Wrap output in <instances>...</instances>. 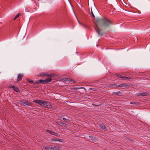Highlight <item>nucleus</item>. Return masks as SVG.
<instances>
[{"instance_id":"b1692460","label":"nucleus","mask_w":150,"mask_h":150,"mask_svg":"<svg viewBox=\"0 0 150 150\" xmlns=\"http://www.w3.org/2000/svg\"><path fill=\"white\" fill-rule=\"evenodd\" d=\"M63 120H66V122H68L69 121V120H68L67 119H66L65 118H63Z\"/></svg>"},{"instance_id":"2eb2a0df","label":"nucleus","mask_w":150,"mask_h":150,"mask_svg":"<svg viewBox=\"0 0 150 150\" xmlns=\"http://www.w3.org/2000/svg\"><path fill=\"white\" fill-rule=\"evenodd\" d=\"M58 149V148L57 146H54L50 147V149H52L53 150H57Z\"/></svg>"},{"instance_id":"f257e3e1","label":"nucleus","mask_w":150,"mask_h":150,"mask_svg":"<svg viewBox=\"0 0 150 150\" xmlns=\"http://www.w3.org/2000/svg\"><path fill=\"white\" fill-rule=\"evenodd\" d=\"M34 103L40 104L42 106L44 107L47 108H50L52 107V105L50 102L40 100H35L33 101Z\"/></svg>"},{"instance_id":"1a4fd4ad","label":"nucleus","mask_w":150,"mask_h":150,"mask_svg":"<svg viewBox=\"0 0 150 150\" xmlns=\"http://www.w3.org/2000/svg\"><path fill=\"white\" fill-rule=\"evenodd\" d=\"M47 132H48L50 134H53L54 135L56 136H57L58 134L55 133L54 132H52V131H50V130H47Z\"/></svg>"},{"instance_id":"20e7f679","label":"nucleus","mask_w":150,"mask_h":150,"mask_svg":"<svg viewBox=\"0 0 150 150\" xmlns=\"http://www.w3.org/2000/svg\"><path fill=\"white\" fill-rule=\"evenodd\" d=\"M52 80L51 78H47L44 80L40 79L39 80V83H41L42 84L44 83H47L50 82Z\"/></svg>"},{"instance_id":"cd10ccee","label":"nucleus","mask_w":150,"mask_h":150,"mask_svg":"<svg viewBox=\"0 0 150 150\" xmlns=\"http://www.w3.org/2000/svg\"><path fill=\"white\" fill-rule=\"evenodd\" d=\"M75 16H76V15H75ZM76 18H77V19H78V18H77V17H76Z\"/></svg>"},{"instance_id":"c85d7f7f","label":"nucleus","mask_w":150,"mask_h":150,"mask_svg":"<svg viewBox=\"0 0 150 150\" xmlns=\"http://www.w3.org/2000/svg\"><path fill=\"white\" fill-rule=\"evenodd\" d=\"M75 16H76V15H75ZM76 18H77V19H78V18H77V17H76Z\"/></svg>"},{"instance_id":"a878e982","label":"nucleus","mask_w":150,"mask_h":150,"mask_svg":"<svg viewBox=\"0 0 150 150\" xmlns=\"http://www.w3.org/2000/svg\"><path fill=\"white\" fill-rule=\"evenodd\" d=\"M89 138H90L91 139V138H92V137L91 136H89Z\"/></svg>"},{"instance_id":"423d86ee","label":"nucleus","mask_w":150,"mask_h":150,"mask_svg":"<svg viewBox=\"0 0 150 150\" xmlns=\"http://www.w3.org/2000/svg\"><path fill=\"white\" fill-rule=\"evenodd\" d=\"M116 75L117 76V77L121 78L122 79L125 80L126 79H131L130 77H127L125 76H122L120 74H116Z\"/></svg>"},{"instance_id":"dca6fc26","label":"nucleus","mask_w":150,"mask_h":150,"mask_svg":"<svg viewBox=\"0 0 150 150\" xmlns=\"http://www.w3.org/2000/svg\"><path fill=\"white\" fill-rule=\"evenodd\" d=\"M53 141L55 142V141H59V142H61V139H52V140Z\"/></svg>"},{"instance_id":"7ed1b4c3","label":"nucleus","mask_w":150,"mask_h":150,"mask_svg":"<svg viewBox=\"0 0 150 150\" xmlns=\"http://www.w3.org/2000/svg\"><path fill=\"white\" fill-rule=\"evenodd\" d=\"M97 22L98 24L101 25L105 27L108 26L112 24L111 21L106 18L99 19L98 20Z\"/></svg>"},{"instance_id":"0eeeda50","label":"nucleus","mask_w":150,"mask_h":150,"mask_svg":"<svg viewBox=\"0 0 150 150\" xmlns=\"http://www.w3.org/2000/svg\"><path fill=\"white\" fill-rule=\"evenodd\" d=\"M9 87L12 88V89L14 90L16 92H20V91L18 88L15 86L11 85L9 86Z\"/></svg>"},{"instance_id":"39448f33","label":"nucleus","mask_w":150,"mask_h":150,"mask_svg":"<svg viewBox=\"0 0 150 150\" xmlns=\"http://www.w3.org/2000/svg\"><path fill=\"white\" fill-rule=\"evenodd\" d=\"M21 104L24 106L30 105V103L28 100H23L21 101Z\"/></svg>"},{"instance_id":"f3484780","label":"nucleus","mask_w":150,"mask_h":150,"mask_svg":"<svg viewBox=\"0 0 150 150\" xmlns=\"http://www.w3.org/2000/svg\"><path fill=\"white\" fill-rule=\"evenodd\" d=\"M54 75V74H47V76L49 77H53Z\"/></svg>"},{"instance_id":"6e6552de","label":"nucleus","mask_w":150,"mask_h":150,"mask_svg":"<svg viewBox=\"0 0 150 150\" xmlns=\"http://www.w3.org/2000/svg\"><path fill=\"white\" fill-rule=\"evenodd\" d=\"M96 31L97 32L98 35H100L101 34L100 33V30L98 28V26L96 24V26L95 27H94Z\"/></svg>"},{"instance_id":"ddd939ff","label":"nucleus","mask_w":150,"mask_h":150,"mask_svg":"<svg viewBox=\"0 0 150 150\" xmlns=\"http://www.w3.org/2000/svg\"><path fill=\"white\" fill-rule=\"evenodd\" d=\"M148 93H139V95L141 96H145L147 95Z\"/></svg>"},{"instance_id":"9d476101","label":"nucleus","mask_w":150,"mask_h":150,"mask_svg":"<svg viewBox=\"0 0 150 150\" xmlns=\"http://www.w3.org/2000/svg\"><path fill=\"white\" fill-rule=\"evenodd\" d=\"M23 76V75L22 74H19L18 75L17 78V81H21Z\"/></svg>"},{"instance_id":"4be33fe9","label":"nucleus","mask_w":150,"mask_h":150,"mask_svg":"<svg viewBox=\"0 0 150 150\" xmlns=\"http://www.w3.org/2000/svg\"><path fill=\"white\" fill-rule=\"evenodd\" d=\"M64 124L63 122H60L59 123V125H60V126L64 125Z\"/></svg>"},{"instance_id":"f8f14e48","label":"nucleus","mask_w":150,"mask_h":150,"mask_svg":"<svg viewBox=\"0 0 150 150\" xmlns=\"http://www.w3.org/2000/svg\"><path fill=\"white\" fill-rule=\"evenodd\" d=\"M100 127L101 128L104 130H105L106 129V128L105 126L103 124H102L100 125Z\"/></svg>"},{"instance_id":"aec40b11","label":"nucleus","mask_w":150,"mask_h":150,"mask_svg":"<svg viewBox=\"0 0 150 150\" xmlns=\"http://www.w3.org/2000/svg\"><path fill=\"white\" fill-rule=\"evenodd\" d=\"M91 12L92 14V17H93V18L94 19V18H95V16L93 13L92 9H91Z\"/></svg>"},{"instance_id":"6ab92c4d","label":"nucleus","mask_w":150,"mask_h":150,"mask_svg":"<svg viewBox=\"0 0 150 150\" xmlns=\"http://www.w3.org/2000/svg\"><path fill=\"white\" fill-rule=\"evenodd\" d=\"M21 15V14L20 13L16 15L15 18L14 19V20H15L16 18H17L18 17Z\"/></svg>"},{"instance_id":"bb28decb","label":"nucleus","mask_w":150,"mask_h":150,"mask_svg":"<svg viewBox=\"0 0 150 150\" xmlns=\"http://www.w3.org/2000/svg\"><path fill=\"white\" fill-rule=\"evenodd\" d=\"M66 79L67 80H68V81H69V80L70 79Z\"/></svg>"},{"instance_id":"412c9836","label":"nucleus","mask_w":150,"mask_h":150,"mask_svg":"<svg viewBox=\"0 0 150 150\" xmlns=\"http://www.w3.org/2000/svg\"><path fill=\"white\" fill-rule=\"evenodd\" d=\"M45 148L48 150H50V147L49 146H46L45 147Z\"/></svg>"},{"instance_id":"f03ea898","label":"nucleus","mask_w":150,"mask_h":150,"mask_svg":"<svg viewBox=\"0 0 150 150\" xmlns=\"http://www.w3.org/2000/svg\"><path fill=\"white\" fill-rule=\"evenodd\" d=\"M34 103L40 104L42 106L44 107L47 108H50L52 107V105L50 102L40 100H35L33 101Z\"/></svg>"},{"instance_id":"4468645a","label":"nucleus","mask_w":150,"mask_h":150,"mask_svg":"<svg viewBox=\"0 0 150 150\" xmlns=\"http://www.w3.org/2000/svg\"><path fill=\"white\" fill-rule=\"evenodd\" d=\"M40 76H47V74L45 73H42L40 74Z\"/></svg>"},{"instance_id":"9b49d317","label":"nucleus","mask_w":150,"mask_h":150,"mask_svg":"<svg viewBox=\"0 0 150 150\" xmlns=\"http://www.w3.org/2000/svg\"><path fill=\"white\" fill-rule=\"evenodd\" d=\"M77 20H78V22L79 23V24L81 25V26L85 27V28H87V26L86 25V24H85L83 23H80L79 21V20H78V19H77Z\"/></svg>"},{"instance_id":"a211bd4d","label":"nucleus","mask_w":150,"mask_h":150,"mask_svg":"<svg viewBox=\"0 0 150 150\" xmlns=\"http://www.w3.org/2000/svg\"><path fill=\"white\" fill-rule=\"evenodd\" d=\"M126 86H127L125 84H122L119 85L118 86L119 87H125Z\"/></svg>"},{"instance_id":"5701e85b","label":"nucleus","mask_w":150,"mask_h":150,"mask_svg":"<svg viewBox=\"0 0 150 150\" xmlns=\"http://www.w3.org/2000/svg\"><path fill=\"white\" fill-rule=\"evenodd\" d=\"M29 82L31 84L34 83V82L32 80H29Z\"/></svg>"},{"instance_id":"393cba45","label":"nucleus","mask_w":150,"mask_h":150,"mask_svg":"<svg viewBox=\"0 0 150 150\" xmlns=\"http://www.w3.org/2000/svg\"><path fill=\"white\" fill-rule=\"evenodd\" d=\"M130 103L131 104H135V102H132V103Z\"/></svg>"}]
</instances>
